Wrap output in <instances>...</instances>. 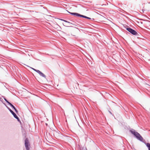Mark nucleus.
<instances>
[{"label": "nucleus", "instance_id": "nucleus-15", "mask_svg": "<svg viewBox=\"0 0 150 150\" xmlns=\"http://www.w3.org/2000/svg\"><path fill=\"white\" fill-rule=\"evenodd\" d=\"M5 100L6 101V102L8 103V102H9L8 101H7L6 99H5Z\"/></svg>", "mask_w": 150, "mask_h": 150}, {"label": "nucleus", "instance_id": "nucleus-9", "mask_svg": "<svg viewBox=\"0 0 150 150\" xmlns=\"http://www.w3.org/2000/svg\"><path fill=\"white\" fill-rule=\"evenodd\" d=\"M149 150H150V144L149 143H147L146 144Z\"/></svg>", "mask_w": 150, "mask_h": 150}, {"label": "nucleus", "instance_id": "nucleus-11", "mask_svg": "<svg viewBox=\"0 0 150 150\" xmlns=\"http://www.w3.org/2000/svg\"><path fill=\"white\" fill-rule=\"evenodd\" d=\"M60 20H61L62 21H64V22H66L68 23H69V24H70V23L69 22L67 21H66L65 20H63V19H60Z\"/></svg>", "mask_w": 150, "mask_h": 150}, {"label": "nucleus", "instance_id": "nucleus-12", "mask_svg": "<svg viewBox=\"0 0 150 150\" xmlns=\"http://www.w3.org/2000/svg\"><path fill=\"white\" fill-rule=\"evenodd\" d=\"M64 26H71L70 24H69V25L65 24V25H63Z\"/></svg>", "mask_w": 150, "mask_h": 150}, {"label": "nucleus", "instance_id": "nucleus-4", "mask_svg": "<svg viewBox=\"0 0 150 150\" xmlns=\"http://www.w3.org/2000/svg\"><path fill=\"white\" fill-rule=\"evenodd\" d=\"M127 30L130 33L134 35H137V33L134 30L131 28H127Z\"/></svg>", "mask_w": 150, "mask_h": 150}, {"label": "nucleus", "instance_id": "nucleus-10", "mask_svg": "<svg viewBox=\"0 0 150 150\" xmlns=\"http://www.w3.org/2000/svg\"><path fill=\"white\" fill-rule=\"evenodd\" d=\"M11 107H12L14 109V110H15V111L16 112L17 110L16 109V108H15V107L13 105H12Z\"/></svg>", "mask_w": 150, "mask_h": 150}, {"label": "nucleus", "instance_id": "nucleus-8", "mask_svg": "<svg viewBox=\"0 0 150 150\" xmlns=\"http://www.w3.org/2000/svg\"><path fill=\"white\" fill-rule=\"evenodd\" d=\"M53 26L54 28L56 29L58 28V27H59L61 28L59 26V25H58V24L56 23V24L54 23V24H53Z\"/></svg>", "mask_w": 150, "mask_h": 150}, {"label": "nucleus", "instance_id": "nucleus-13", "mask_svg": "<svg viewBox=\"0 0 150 150\" xmlns=\"http://www.w3.org/2000/svg\"><path fill=\"white\" fill-rule=\"evenodd\" d=\"M8 103L11 106L13 105L9 102H8Z\"/></svg>", "mask_w": 150, "mask_h": 150}, {"label": "nucleus", "instance_id": "nucleus-14", "mask_svg": "<svg viewBox=\"0 0 150 150\" xmlns=\"http://www.w3.org/2000/svg\"><path fill=\"white\" fill-rule=\"evenodd\" d=\"M73 130L74 131H76V130L75 129V128H74L73 129Z\"/></svg>", "mask_w": 150, "mask_h": 150}, {"label": "nucleus", "instance_id": "nucleus-1", "mask_svg": "<svg viewBox=\"0 0 150 150\" xmlns=\"http://www.w3.org/2000/svg\"><path fill=\"white\" fill-rule=\"evenodd\" d=\"M35 71L39 74L40 76L37 77V80L39 82H43L45 80H47L46 76L39 70L32 68Z\"/></svg>", "mask_w": 150, "mask_h": 150}, {"label": "nucleus", "instance_id": "nucleus-5", "mask_svg": "<svg viewBox=\"0 0 150 150\" xmlns=\"http://www.w3.org/2000/svg\"><path fill=\"white\" fill-rule=\"evenodd\" d=\"M29 145V142L28 139L27 138H26L25 141V146L27 150H29V148L28 147V146Z\"/></svg>", "mask_w": 150, "mask_h": 150}, {"label": "nucleus", "instance_id": "nucleus-3", "mask_svg": "<svg viewBox=\"0 0 150 150\" xmlns=\"http://www.w3.org/2000/svg\"><path fill=\"white\" fill-rule=\"evenodd\" d=\"M71 14L74 15V16H80L82 17L85 18H87L88 19H90V18L88 17L85 16H84L82 15H80L78 13H70Z\"/></svg>", "mask_w": 150, "mask_h": 150}, {"label": "nucleus", "instance_id": "nucleus-6", "mask_svg": "<svg viewBox=\"0 0 150 150\" xmlns=\"http://www.w3.org/2000/svg\"><path fill=\"white\" fill-rule=\"evenodd\" d=\"M53 134L56 138H58L60 136V132L59 131H54L53 132Z\"/></svg>", "mask_w": 150, "mask_h": 150}, {"label": "nucleus", "instance_id": "nucleus-2", "mask_svg": "<svg viewBox=\"0 0 150 150\" xmlns=\"http://www.w3.org/2000/svg\"><path fill=\"white\" fill-rule=\"evenodd\" d=\"M131 133L134 134L136 137L139 140L142 141L143 139V138L137 132H135L134 130H130Z\"/></svg>", "mask_w": 150, "mask_h": 150}, {"label": "nucleus", "instance_id": "nucleus-7", "mask_svg": "<svg viewBox=\"0 0 150 150\" xmlns=\"http://www.w3.org/2000/svg\"><path fill=\"white\" fill-rule=\"evenodd\" d=\"M10 111L12 113L14 117L16 119L19 120V118L17 116L16 114L11 110H10Z\"/></svg>", "mask_w": 150, "mask_h": 150}]
</instances>
